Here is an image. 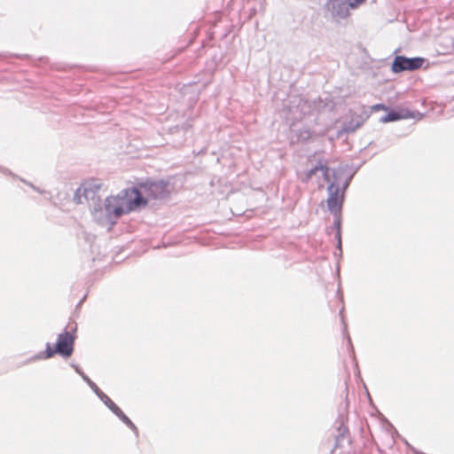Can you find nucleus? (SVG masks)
Segmentation results:
<instances>
[{
    "mask_svg": "<svg viewBox=\"0 0 454 454\" xmlns=\"http://www.w3.org/2000/svg\"><path fill=\"white\" fill-rule=\"evenodd\" d=\"M334 216H335V219H334V223H333V227L336 229V231H337L339 230H341V220H340V217L339 215H336Z\"/></svg>",
    "mask_w": 454,
    "mask_h": 454,
    "instance_id": "18",
    "label": "nucleus"
},
{
    "mask_svg": "<svg viewBox=\"0 0 454 454\" xmlns=\"http://www.w3.org/2000/svg\"><path fill=\"white\" fill-rule=\"evenodd\" d=\"M72 367L75 370V372H76L79 375H81V373H82V372H83L78 365L72 364Z\"/></svg>",
    "mask_w": 454,
    "mask_h": 454,
    "instance_id": "23",
    "label": "nucleus"
},
{
    "mask_svg": "<svg viewBox=\"0 0 454 454\" xmlns=\"http://www.w3.org/2000/svg\"><path fill=\"white\" fill-rule=\"evenodd\" d=\"M103 184L98 180H92L83 184L76 192L74 199L78 203H83L82 197L89 203L91 214L95 219H99L98 215L102 211V200L98 194Z\"/></svg>",
    "mask_w": 454,
    "mask_h": 454,
    "instance_id": "2",
    "label": "nucleus"
},
{
    "mask_svg": "<svg viewBox=\"0 0 454 454\" xmlns=\"http://www.w3.org/2000/svg\"><path fill=\"white\" fill-rule=\"evenodd\" d=\"M80 376L87 384H89L90 381H92L84 372L81 373Z\"/></svg>",
    "mask_w": 454,
    "mask_h": 454,
    "instance_id": "22",
    "label": "nucleus"
},
{
    "mask_svg": "<svg viewBox=\"0 0 454 454\" xmlns=\"http://www.w3.org/2000/svg\"><path fill=\"white\" fill-rule=\"evenodd\" d=\"M335 239L337 240V249L338 253L335 252V256H341L342 254V248H341V230H339L335 233Z\"/></svg>",
    "mask_w": 454,
    "mask_h": 454,
    "instance_id": "16",
    "label": "nucleus"
},
{
    "mask_svg": "<svg viewBox=\"0 0 454 454\" xmlns=\"http://www.w3.org/2000/svg\"><path fill=\"white\" fill-rule=\"evenodd\" d=\"M328 198L326 200L329 211L333 215H340L343 201L344 192H340V185L337 184V177L333 181H330L327 187Z\"/></svg>",
    "mask_w": 454,
    "mask_h": 454,
    "instance_id": "5",
    "label": "nucleus"
},
{
    "mask_svg": "<svg viewBox=\"0 0 454 454\" xmlns=\"http://www.w3.org/2000/svg\"><path fill=\"white\" fill-rule=\"evenodd\" d=\"M98 398L114 414L120 408L107 396L105 393H101Z\"/></svg>",
    "mask_w": 454,
    "mask_h": 454,
    "instance_id": "15",
    "label": "nucleus"
},
{
    "mask_svg": "<svg viewBox=\"0 0 454 454\" xmlns=\"http://www.w3.org/2000/svg\"><path fill=\"white\" fill-rule=\"evenodd\" d=\"M349 185V180H347L344 184H343V186H342V191L341 192H344L346 191V189L348 188V186Z\"/></svg>",
    "mask_w": 454,
    "mask_h": 454,
    "instance_id": "24",
    "label": "nucleus"
},
{
    "mask_svg": "<svg viewBox=\"0 0 454 454\" xmlns=\"http://www.w3.org/2000/svg\"><path fill=\"white\" fill-rule=\"evenodd\" d=\"M341 322H342V325H343V331H344V334L347 336V339H348V341L349 343V345H351V339L347 332V324L344 320V317H341Z\"/></svg>",
    "mask_w": 454,
    "mask_h": 454,
    "instance_id": "19",
    "label": "nucleus"
},
{
    "mask_svg": "<svg viewBox=\"0 0 454 454\" xmlns=\"http://www.w3.org/2000/svg\"><path fill=\"white\" fill-rule=\"evenodd\" d=\"M421 116L419 112L409 109L390 110L387 114L380 117V121L383 123L396 121L403 119L416 118Z\"/></svg>",
    "mask_w": 454,
    "mask_h": 454,
    "instance_id": "9",
    "label": "nucleus"
},
{
    "mask_svg": "<svg viewBox=\"0 0 454 454\" xmlns=\"http://www.w3.org/2000/svg\"><path fill=\"white\" fill-rule=\"evenodd\" d=\"M375 110H387V107L383 105V104H377V105H374L371 107V111H369L370 113L372 111H375Z\"/></svg>",
    "mask_w": 454,
    "mask_h": 454,
    "instance_id": "20",
    "label": "nucleus"
},
{
    "mask_svg": "<svg viewBox=\"0 0 454 454\" xmlns=\"http://www.w3.org/2000/svg\"><path fill=\"white\" fill-rule=\"evenodd\" d=\"M370 112L365 108L363 107L361 109L360 114H355L352 115L349 121H348L344 126V131L346 133H353L356 129H358L364 121L369 118Z\"/></svg>",
    "mask_w": 454,
    "mask_h": 454,
    "instance_id": "10",
    "label": "nucleus"
},
{
    "mask_svg": "<svg viewBox=\"0 0 454 454\" xmlns=\"http://www.w3.org/2000/svg\"><path fill=\"white\" fill-rule=\"evenodd\" d=\"M128 427H129L136 435H138V429L135 424L120 409L114 413Z\"/></svg>",
    "mask_w": 454,
    "mask_h": 454,
    "instance_id": "14",
    "label": "nucleus"
},
{
    "mask_svg": "<svg viewBox=\"0 0 454 454\" xmlns=\"http://www.w3.org/2000/svg\"><path fill=\"white\" fill-rule=\"evenodd\" d=\"M88 386L92 389V391L98 396H100L101 393H104L96 383L93 381H90Z\"/></svg>",
    "mask_w": 454,
    "mask_h": 454,
    "instance_id": "17",
    "label": "nucleus"
},
{
    "mask_svg": "<svg viewBox=\"0 0 454 454\" xmlns=\"http://www.w3.org/2000/svg\"><path fill=\"white\" fill-rule=\"evenodd\" d=\"M132 192L135 194L134 198L125 201L126 212L128 213L142 206H145L147 203V200L142 195L138 189L133 188Z\"/></svg>",
    "mask_w": 454,
    "mask_h": 454,
    "instance_id": "11",
    "label": "nucleus"
},
{
    "mask_svg": "<svg viewBox=\"0 0 454 454\" xmlns=\"http://www.w3.org/2000/svg\"><path fill=\"white\" fill-rule=\"evenodd\" d=\"M123 198L119 197H107L104 203H102V211L98 213L99 219H101V214H105L106 217L112 221L113 218L118 219L122 215L127 214L126 206Z\"/></svg>",
    "mask_w": 454,
    "mask_h": 454,
    "instance_id": "4",
    "label": "nucleus"
},
{
    "mask_svg": "<svg viewBox=\"0 0 454 454\" xmlns=\"http://www.w3.org/2000/svg\"><path fill=\"white\" fill-rule=\"evenodd\" d=\"M366 0H329V5L333 14L336 17L346 18L349 10H355L363 4Z\"/></svg>",
    "mask_w": 454,
    "mask_h": 454,
    "instance_id": "7",
    "label": "nucleus"
},
{
    "mask_svg": "<svg viewBox=\"0 0 454 454\" xmlns=\"http://www.w3.org/2000/svg\"><path fill=\"white\" fill-rule=\"evenodd\" d=\"M147 195L154 200H162L168 197V183L163 180L146 181L141 184Z\"/></svg>",
    "mask_w": 454,
    "mask_h": 454,
    "instance_id": "8",
    "label": "nucleus"
},
{
    "mask_svg": "<svg viewBox=\"0 0 454 454\" xmlns=\"http://www.w3.org/2000/svg\"><path fill=\"white\" fill-rule=\"evenodd\" d=\"M425 62V59L421 57L408 58L403 55H397L395 57L391 70L395 74H399L403 71H414L422 67Z\"/></svg>",
    "mask_w": 454,
    "mask_h": 454,
    "instance_id": "6",
    "label": "nucleus"
},
{
    "mask_svg": "<svg viewBox=\"0 0 454 454\" xmlns=\"http://www.w3.org/2000/svg\"><path fill=\"white\" fill-rule=\"evenodd\" d=\"M292 131L294 134L297 142H306L311 137V132L309 129L307 127H302L298 129H293Z\"/></svg>",
    "mask_w": 454,
    "mask_h": 454,
    "instance_id": "13",
    "label": "nucleus"
},
{
    "mask_svg": "<svg viewBox=\"0 0 454 454\" xmlns=\"http://www.w3.org/2000/svg\"><path fill=\"white\" fill-rule=\"evenodd\" d=\"M331 175H333V176L335 177V170L331 169L328 167V162L326 160L319 159L317 160L315 164H312L309 169L304 171L303 173H301L299 175V178L303 184H307L313 177H316L318 188H323L324 184L320 178L322 177L324 182L330 183Z\"/></svg>",
    "mask_w": 454,
    "mask_h": 454,
    "instance_id": "3",
    "label": "nucleus"
},
{
    "mask_svg": "<svg viewBox=\"0 0 454 454\" xmlns=\"http://www.w3.org/2000/svg\"><path fill=\"white\" fill-rule=\"evenodd\" d=\"M75 339L76 335L74 333L65 330L63 333L58 335L54 348H51V343L47 342L46 348L43 352H40L34 356H31L24 363V364L35 362L36 360L50 359L56 354L61 356L64 358L70 357L74 353Z\"/></svg>",
    "mask_w": 454,
    "mask_h": 454,
    "instance_id": "1",
    "label": "nucleus"
},
{
    "mask_svg": "<svg viewBox=\"0 0 454 454\" xmlns=\"http://www.w3.org/2000/svg\"><path fill=\"white\" fill-rule=\"evenodd\" d=\"M405 444L411 449L413 454H425L424 452L417 450L416 448L409 444L407 442H405Z\"/></svg>",
    "mask_w": 454,
    "mask_h": 454,
    "instance_id": "21",
    "label": "nucleus"
},
{
    "mask_svg": "<svg viewBox=\"0 0 454 454\" xmlns=\"http://www.w3.org/2000/svg\"><path fill=\"white\" fill-rule=\"evenodd\" d=\"M29 184V185H30L34 190H35V191H38V192H39V190H38L35 186H34L32 184Z\"/></svg>",
    "mask_w": 454,
    "mask_h": 454,
    "instance_id": "25",
    "label": "nucleus"
},
{
    "mask_svg": "<svg viewBox=\"0 0 454 454\" xmlns=\"http://www.w3.org/2000/svg\"><path fill=\"white\" fill-rule=\"evenodd\" d=\"M347 434H348V428L347 426L344 425L343 421H340L337 427V434L334 436L335 442L332 452H333L334 450L342 447Z\"/></svg>",
    "mask_w": 454,
    "mask_h": 454,
    "instance_id": "12",
    "label": "nucleus"
}]
</instances>
